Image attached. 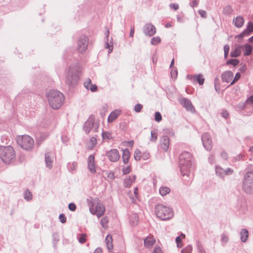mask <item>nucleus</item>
Listing matches in <instances>:
<instances>
[{"label": "nucleus", "instance_id": "obj_1", "mask_svg": "<svg viewBox=\"0 0 253 253\" xmlns=\"http://www.w3.org/2000/svg\"><path fill=\"white\" fill-rule=\"evenodd\" d=\"M192 156L188 152H182L179 156V166L182 175L189 177L192 163Z\"/></svg>", "mask_w": 253, "mask_h": 253}, {"label": "nucleus", "instance_id": "obj_2", "mask_svg": "<svg viewBox=\"0 0 253 253\" xmlns=\"http://www.w3.org/2000/svg\"><path fill=\"white\" fill-rule=\"evenodd\" d=\"M0 158L6 164L13 163L16 159V153L11 146L0 147Z\"/></svg>", "mask_w": 253, "mask_h": 253}, {"label": "nucleus", "instance_id": "obj_3", "mask_svg": "<svg viewBox=\"0 0 253 253\" xmlns=\"http://www.w3.org/2000/svg\"><path fill=\"white\" fill-rule=\"evenodd\" d=\"M81 73V68L78 63L71 66L67 72L66 80L69 85H75L79 80V74Z\"/></svg>", "mask_w": 253, "mask_h": 253}, {"label": "nucleus", "instance_id": "obj_4", "mask_svg": "<svg viewBox=\"0 0 253 253\" xmlns=\"http://www.w3.org/2000/svg\"><path fill=\"white\" fill-rule=\"evenodd\" d=\"M62 96V93L57 90H51L46 94L48 103L54 109H57L61 106Z\"/></svg>", "mask_w": 253, "mask_h": 253}, {"label": "nucleus", "instance_id": "obj_5", "mask_svg": "<svg viewBox=\"0 0 253 253\" xmlns=\"http://www.w3.org/2000/svg\"><path fill=\"white\" fill-rule=\"evenodd\" d=\"M155 213L157 216L163 220H169L173 216L172 209L162 204L157 205L155 207Z\"/></svg>", "mask_w": 253, "mask_h": 253}, {"label": "nucleus", "instance_id": "obj_6", "mask_svg": "<svg viewBox=\"0 0 253 253\" xmlns=\"http://www.w3.org/2000/svg\"><path fill=\"white\" fill-rule=\"evenodd\" d=\"M243 190L248 194H253V170L247 171L243 179Z\"/></svg>", "mask_w": 253, "mask_h": 253}, {"label": "nucleus", "instance_id": "obj_7", "mask_svg": "<svg viewBox=\"0 0 253 253\" xmlns=\"http://www.w3.org/2000/svg\"><path fill=\"white\" fill-rule=\"evenodd\" d=\"M18 145L23 149L31 150L34 145V140L33 138L28 135H19L16 138Z\"/></svg>", "mask_w": 253, "mask_h": 253}, {"label": "nucleus", "instance_id": "obj_8", "mask_svg": "<svg viewBox=\"0 0 253 253\" xmlns=\"http://www.w3.org/2000/svg\"><path fill=\"white\" fill-rule=\"evenodd\" d=\"M99 122L95 120L93 115L89 116L83 125V130L86 134H88L90 131L97 132L99 127Z\"/></svg>", "mask_w": 253, "mask_h": 253}, {"label": "nucleus", "instance_id": "obj_9", "mask_svg": "<svg viewBox=\"0 0 253 253\" xmlns=\"http://www.w3.org/2000/svg\"><path fill=\"white\" fill-rule=\"evenodd\" d=\"M89 43V39L85 35L79 37L77 41L76 50L81 54H84L87 51Z\"/></svg>", "mask_w": 253, "mask_h": 253}, {"label": "nucleus", "instance_id": "obj_10", "mask_svg": "<svg viewBox=\"0 0 253 253\" xmlns=\"http://www.w3.org/2000/svg\"><path fill=\"white\" fill-rule=\"evenodd\" d=\"M215 172L217 177L224 179L226 176L232 174L234 170L230 168L224 169L221 167L216 165L215 166Z\"/></svg>", "mask_w": 253, "mask_h": 253}, {"label": "nucleus", "instance_id": "obj_11", "mask_svg": "<svg viewBox=\"0 0 253 253\" xmlns=\"http://www.w3.org/2000/svg\"><path fill=\"white\" fill-rule=\"evenodd\" d=\"M179 103L187 111L192 113L196 112V110L192 105L191 101L185 97H180L178 99Z\"/></svg>", "mask_w": 253, "mask_h": 253}, {"label": "nucleus", "instance_id": "obj_12", "mask_svg": "<svg viewBox=\"0 0 253 253\" xmlns=\"http://www.w3.org/2000/svg\"><path fill=\"white\" fill-rule=\"evenodd\" d=\"M203 145L208 151H210L212 147V143L211 135L208 133H204L201 137Z\"/></svg>", "mask_w": 253, "mask_h": 253}, {"label": "nucleus", "instance_id": "obj_13", "mask_svg": "<svg viewBox=\"0 0 253 253\" xmlns=\"http://www.w3.org/2000/svg\"><path fill=\"white\" fill-rule=\"evenodd\" d=\"M89 211L92 214H95L98 217V218H99L104 214L105 211V208L102 204L98 203L96 206L95 210H94L92 208H90Z\"/></svg>", "mask_w": 253, "mask_h": 253}, {"label": "nucleus", "instance_id": "obj_14", "mask_svg": "<svg viewBox=\"0 0 253 253\" xmlns=\"http://www.w3.org/2000/svg\"><path fill=\"white\" fill-rule=\"evenodd\" d=\"M144 34L149 37L154 35L156 32L155 27L151 23L146 24L143 27Z\"/></svg>", "mask_w": 253, "mask_h": 253}, {"label": "nucleus", "instance_id": "obj_15", "mask_svg": "<svg viewBox=\"0 0 253 253\" xmlns=\"http://www.w3.org/2000/svg\"><path fill=\"white\" fill-rule=\"evenodd\" d=\"M106 156L110 161L115 162L118 161L120 157L119 151L117 149H111L106 153Z\"/></svg>", "mask_w": 253, "mask_h": 253}, {"label": "nucleus", "instance_id": "obj_16", "mask_svg": "<svg viewBox=\"0 0 253 253\" xmlns=\"http://www.w3.org/2000/svg\"><path fill=\"white\" fill-rule=\"evenodd\" d=\"M87 168L90 173H94L96 172V165L95 163V157L94 155H90L87 158Z\"/></svg>", "mask_w": 253, "mask_h": 253}, {"label": "nucleus", "instance_id": "obj_17", "mask_svg": "<svg viewBox=\"0 0 253 253\" xmlns=\"http://www.w3.org/2000/svg\"><path fill=\"white\" fill-rule=\"evenodd\" d=\"M187 78L191 80L193 82H197L200 85L204 84L205 82V79L203 78V76L201 74H199L195 75H188Z\"/></svg>", "mask_w": 253, "mask_h": 253}, {"label": "nucleus", "instance_id": "obj_18", "mask_svg": "<svg viewBox=\"0 0 253 253\" xmlns=\"http://www.w3.org/2000/svg\"><path fill=\"white\" fill-rule=\"evenodd\" d=\"M160 147L165 151H167L169 145V138L168 136H163L160 140Z\"/></svg>", "mask_w": 253, "mask_h": 253}, {"label": "nucleus", "instance_id": "obj_19", "mask_svg": "<svg viewBox=\"0 0 253 253\" xmlns=\"http://www.w3.org/2000/svg\"><path fill=\"white\" fill-rule=\"evenodd\" d=\"M84 86L87 90H90L91 92H95L97 90V86L95 84H92L91 81L89 78H88L84 82Z\"/></svg>", "mask_w": 253, "mask_h": 253}, {"label": "nucleus", "instance_id": "obj_20", "mask_svg": "<svg viewBox=\"0 0 253 253\" xmlns=\"http://www.w3.org/2000/svg\"><path fill=\"white\" fill-rule=\"evenodd\" d=\"M233 78V73L230 71H226L223 72L221 75L222 82L229 83Z\"/></svg>", "mask_w": 253, "mask_h": 253}, {"label": "nucleus", "instance_id": "obj_21", "mask_svg": "<svg viewBox=\"0 0 253 253\" xmlns=\"http://www.w3.org/2000/svg\"><path fill=\"white\" fill-rule=\"evenodd\" d=\"M121 114V111L118 109H116L111 112L108 117V122L112 123L114 122Z\"/></svg>", "mask_w": 253, "mask_h": 253}, {"label": "nucleus", "instance_id": "obj_22", "mask_svg": "<svg viewBox=\"0 0 253 253\" xmlns=\"http://www.w3.org/2000/svg\"><path fill=\"white\" fill-rule=\"evenodd\" d=\"M243 45H238L234 49L231 50L230 55L232 57H238L241 54L243 49Z\"/></svg>", "mask_w": 253, "mask_h": 253}, {"label": "nucleus", "instance_id": "obj_23", "mask_svg": "<svg viewBox=\"0 0 253 253\" xmlns=\"http://www.w3.org/2000/svg\"><path fill=\"white\" fill-rule=\"evenodd\" d=\"M233 22L235 27L237 28H241L245 22L244 18L240 15L237 16L235 18L233 19Z\"/></svg>", "mask_w": 253, "mask_h": 253}, {"label": "nucleus", "instance_id": "obj_24", "mask_svg": "<svg viewBox=\"0 0 253 253\" xmlns=\"http://www.w3.org/2000/svg\"><path fill=\"white\" fill-rule=\"evenodd\" d=\"M112 242L113 239L112 236L109 234L107 235L105 238V243L107 248L109 252H111L113 248Z\"/></svg>", "mask_w": 253, "mask_h": 253}, {"label": "nucleus", "instance_id": "obj_25", "mask_svg": "<svg viewBox=\"0 0 253 253\" xmlns=\"http://www.w3.org/2000/svg\"><path fill=\"white\" fill-rule=\"evenodd\" d=\"M155 239L152 237H147L144 240V246L148 248H151L155 243Z\"/></svg>", "mask_w": 253, "mask_h": 253}, {"label": "nucleus", "instance_id": "obj_26", "mask_svg": "<svg viewBox=\"0 0 253 253\" xmlns=\"http://www.w3.org/2000/svg\"><path fill=\"white\" fill-rule=\"evenodd\" d=\"M240 239L242 242L245 243L249 237V232L247 229H241L240 233Z\"/></svg>", "mask_w": 253, "mask_h": 253}, {"label": "nucleus", "instance_id": "obj_27", "mask_svg": "<svg viewBox=\"0 0 253 253\" xmlns=\"http://www.w3.org/2000/svg\"><path fill=\"white\" fill-rule=\"evenodd\" d=\"M130 153L128 149H125L123 150L122 159L123 161L125 164H127L129 158H130Z\"/></svg>", "mask_w": 253, "mask_h": 253}, {"label": "nucleus", "instance_id": "obj_28", "mask_svg": "<svg viewBox=\"0 0 253 253\" xmlns=\"http://www.w3.org/2000/svg\"><path fill=\"white\" fill-rule=\"evenodd\" d=\"M135 178L136 176L135 175L133 176L132 179H131L130 176H127L124 180V186L127 188L130 187L132 182H134Z\"/></svg>", "mask_w": 253, "mask_h": 253}, {"label": "nucleus", "instance_id": "obj_29", "mask_svg": "<svg viewBox=\"0 0 253 253\" xmlns=\"http://www.w3.org/2000/svg\"><path fill=\"white\" fill-rule=\"evenodd\" d=\"M243 46L242 50H245L244 55L245 56H249L251 55L253 51V46L249 44H245L243 45Z\"/></svg>", "mask_w": 253, "mask_h": 253}, {"label": "nucleus", "instance_id": "obj_30", "mask_svg": "<svg viewBox=\"0 0 253 253\" xmlns=\"http://www.w3.org/2000/svg\"><path fill=\"white\" fill-rule=\"evenodd\" d=\"M97 144V139L95 137H92L90 138L89 142L87 144V148L91 150Z\"/></svg>", "mask_w": 253, "mask_h": 253}, {"label": "nucleus", "instance_id": "obj_31", "mask_svg": "<svg viewBox=\"0 0 253 253\" xmlns=\"http://www.w3.org/2000/svg\"><path fill=\"white\" fill-rule=\"evenodd\" d=\"M45 163L46 166L49 168H51L52 167V164L53 162V158H51L52 157L51 153H47L45 154Z\"/></svg>", "mask_w": 253, "mask_h": 253}, {"label": "nucleus", "instance_id": "obj_32", "mask_svg": "<svg viewBox=\"0 0 253 253\" xmlns=\"http://www.w3.org/2000/svg\"><path fill=\"white\" fill-rule=\"evenodd\" d=\"M233 11V9L232 6L230 5H227L223 8L222 13L224 15H228L231 14Z\"/></svg>", "mask_w": 253, "mask_h": 253}, {"label": "nucleus", "instance_id": "obj_33", "mask_svg": "<svg viewBox=\"0 0 253 253\" xmlns=\"http://www.w3.org/2000/svg\"><path fill=\"white\" fill-rule=\"evenodd\" d=\"M77 166V164L75 162L69 163L67 165L68 169L71 172H73L75 171Z\"/></svg>", "mask_w": 253, "mask_h": 253}, {"label": "nucleus", "instance_id": "obj_34", "mask_svg": "<svg viewBox=\"0 0 253 253\" xmlns=\"http://www.w3.org/2000/svg\"><path fill=\"white\" fill-rule=\"evenodd\" d=\"M102 137L103 140H110L113 138L112 133L109 131H103Z\"/></svg>", "mask_w": 253, "mask_h": 253}, {"label": "nucleus", "instance_id": "obj_35", "mask_svg": "<svg viewBox=\"0 0 253 253\" xmlns=\"http://www.w3.org/2000/svg\"><path fill=\"white\" fill-rule=\"evenodd\" d=\"M170 189L167 187H162L160 188L159 192L160 194L164 196L169 193Z\"/></svg>", "mask_w": 253, "mask_h": 253}, {"label": "nucleus", "instance_id": "obj_36", "mask_svg": "<svg viewBox=\"0 0 253 253\" xmlns=\"http://www.w3.org/2000/svg\"><path fill=\"white\" fill-rule=\"evenodd\" d=\"M138 220V217L136 214H133L129 218L130 223L132 226H134L137 224Z\"/></svg>", "mask_w": 253, "mask_h": 253}, {"label": "nucleus", "instance_id": "obj_37", "mask_svg": "<svg viewBox=\"0 0 253 253\" xmlns=\"http://www.w3.org/2000/svg\"><path fill=\"white\" fill-rule=\"evenodd\" d=\"M196 247L198 253H202L203 252L205 251L202 245V243L199 241H196Z\"/></svg>", "mask_w": 253, "mask_h": 253}, {"label": "nucleus", "instance_id": "obj_38", "mask_svg": "<svg viewBox=\"0 0 253 253\" xmlns=\"http://www.w3.org/2000/svg\"><path fill=\"white\" fill-rule=\"evenodd\" d=\"M141 151L138 150L136 149L134 153V158L136 161H139L140 160L141 158Z\"/></svg>", "mask_w": 253, "mask_h": 253}, {"label": "nucleus", "instance_id": "obj_39", "mask_svg": "<svg viewBox=\"0 0 253 253\" xmlns=\"http://www.w3.org/2000/svg\"><path fill=\"white\" fill-rule=\"evenodd\" d=\"M226 63L228 65H232L236 66L239 63V61L237 59H231L228 60Z\"/></svg>", "mask_w": 253, "mask_h": 253}, {"label": "nucleus", "instance_id": "obj_40", "mask_svg": "<svg viewBox=\"0 0 253 253\" xmlns=\"http://www.w3.org/2000/svg\"><path fill=\"white\" fill-rule=\"evenodd\" d=\"M108 222V218H107V217H103L101 219V221H100L101 225L104 228H106L107 227Z\"/></svg>", "mask_w": 253, "mask_h": 253}, {"label": "nucleus", "instance_id": "obj_41", "mask_svg": "<svg viewBox=\"0 0 253 253\" xmlns=\"http://www.w3.org/2000/svg\"><path fill=\"white\" fill-rule=\"evenodd\" d=\"M157 133L155 131L152 130L150 140L152 142H155L157 140Z\"/></svg>", "mask_w": 253, "mask_h": 253}, {"label": "nucleus", "instance_id": "obj_42", "mask_svg": "<svg viewBox=\"0 0 253 253\" xmlns=\"http://www.w3.org/2000/svg\"><path fill=\"white\" fill-rule=\"evenodd\" d=\"M192 247L191 245H188L184 249L181 251V253H191Z\"/></svg>", "mask_w": 253, "mask_h": 253}, {"label": "nucleus", "instance_id": "obj_43", "mask_svg": "<svg viewBox=\"0 0 253 253\" xmlns=\"http://www.w3.org/2000/svg\"><path fill=\"white\" fill-rule=\"evenodd\" d=\"M161 42V39L159 37H155L151 39V43L152 45H157Z\"/></svg>", "mask_w": 253, "mask_h": 253}, {"label": "nucleus", "instance_id": "obj_44", "mask_svg": "<svg viewBox=\"0 0 253 253\" xmlns=\"http://www.w3.org/2000/svg\"><path fill=\"white\" fill-rule=\"evenodd\" d=\"M221 241L223 244H225L227 243L229 240L228 237L225 235V234L223 233L221 235Z\"/></svg>", "mask_w": 253, "mask_h": 253}, {"label": "nucleus", "instance_id": "obj_45", "mask_svg": "<svg viewBox=\"0 0 253 253\" xmlns=\"http://www.w3.org/2000/svg\"><path fill=\"white\" fill-rule=\"evenodd\" d=\"M86 234H80V236L78 237L79 242L81 244L84 243L86 241Z\"/></svg>", "mask_w": 253, "mask_h": 253}, {"label": "nucleus", "instance_id": "obj_46", "mask_svg": "<svg viewBox=\"0 0 253 253\" xmlns=\"http://www.w3.org/2000/svg\"><path fill=\"white\" fill-rule=\"evenodd\" d=\"M24 198L26 200H31L32 199V194L28 190H26L24 193Z\"/></svg>", "mask_w": 253, "mask_h": 253}, {"label": "nucleus", "instance_id": "obj_47", "mask_svg": "<svg viewBox=\"0 0 253 253\" xmlns=\"http://www.w3.org/2000/svg\"><path fill=\"white\" fill-rule=\"evenodd\" d=\"M230 47L228 44H225L224 46V56L225 58H226L228 56Z\"/></svg>", "mask_w": 253, "mask_h": 253}, {"label": "nucleus", "instance_id": "obj_48", "mask_svg": "<svg viewBox=\"0 0 253 253\" xmlns=\"http://www.w3.org/2000/svg\"><path fill=\"white\" fill-rule=\"evenodd\" d=\"M105 47L106 48L108 49V53H110L112 51L113 49L112 43H111V42H110V43H109L108 42V41H107V40L105 43Z\"/></svg>", "mask_w": 253, "mask_h": 253}, {"label": "nucleus", "instance_id": "obj_49", "mask_svg": "<svg viewBox=\"0 0 253 253\" xmlns=\"http://www.w3.org/2000/svg\"><path fill=\"white\" fill-rule=\"evenodd\" d=\"M162 120V117L159 112H156L155 114V120L157 122H160Z\"/></svg>", "mask_w": 253, "mask_h": 253}, {"label": "nucleus", "instance_id": "obj_50", "mask_svg": "<svg viewBox=\"0 0 253 253\" xmlns=\"http://www.w3.org/2000/svg\"><path fill=\"white\" fill-rule=\"evenodd\" d=\"M248 30H244L241 34L236 36V38L239 39H242L245 36H249Z\"/></svg>", "mask_w": 253, "mask_h": 253}, {"label": "nucleus", "instance_id": "obj_51", "mask_svg": "<svg viewBox=\"0 0 253 253\" xmlns=\"http://www.w3.org/2000/svg\"><path fill=\"white\" fill-rule=\"evenodd\" d=\"M245 30H248L249 35L251 33L253 32V22L252 23L251 22H249Z\"/></svg>", "mask_w": 253, "mask_h": 253}, {"label": "nucleus", "instance_id": "obj_52", "mask_svg": "<svg viewBox=\"0 0 253 253\" xmlns=\"http://www.w3.org/2000/svg\"><path fill=\"white\" fill-rule=\"evenodd\" d=\"M142 105L138 103L135 105L134 110L135 112L139 113L141 111V109H142Z\"/></svg>", "mask_w": 253, "mask_h": 253}, {"label": "nucleus", "instance_id": "obj_53", "mask_svg": "<svg viewBox=\"0 0 253 253\" xmlns=\"http://www.w3.org/2000/svg\"><path fill=\"white\" fill-rule=\"evenodd\" d=\"M131 170V168L130 166H127L122 169V171L123 174H127L130 172Z\"/></svg>", "mask_w": 253, "mask_h": 253}, {"label": "nucleus", "instance_id": "obj_54", "mask_svg": "<svg viewBox=\"0 0 253 253\" xmlns=\"http://www.w3.org/2000/svg\"><path fill=\"white\" fill-rule=\"evenodd\" d=\"M241 77V74L240 73H237L235 75V76L232 81V82L230 84H234L236 82H237Z\"/></svg>", "mask_w": 253, "mask_h": 253}, {"label": "nucleus", "instance_id": "obj_55", "mask_svg": "<svg viewBox=\"0 0 253 253\" xmlns=\"http://www.w3.org/2000/svg\"><path fill=\"white\" fill-rule=\"evenodd\" d=\"M150 154L149 152L146 151V152H144L142 154V156H141V157L142 158V159L144 160H148L149 157H150Z\"/></svg>", "mask_w": 253, "mask_h": 253}, {"label": "nucleus", "instance_id": "obj_56", "mask_svg": "<svg viewBox=\"0 0 253 253\" xmlns=\"http://www.w3.org/2000/svg\"><path fill=\"white\" fill-rule=\"evenodd\" d=\"M68 208L71 211H74L76 209V205L73 203H71L68 205Z\"/></svg>", "mask_w": 253, "mask_h": 253}, {"label": "nucleus", "instance_id": "obj_57", "mask_svg": "<svg viewBox=\"0 0 253 253\" xmlns=\"http://www.w3.org/2000/svg\"><path fill=\"white\" fill-rule=\"evenodd\" d=\"M153 253H163L161 248L159 247H155L153 250Z\"/></svg>", "mask_w": 253, "mask_h": 253}, {"label": "nucleus", "instance_id": "obj_58", "mask_svg": "<svg viewBox=\"0 0 253 253\" xmlns=\"http://www.w3.org/2000/svg\"><path fill=\"white\" fill-rule=\"evenodd\" d=\"M209 162L211 165L215 163L214 156L213 155H211L209 156Z\"/></svg>", "mask_w": 253, "mask_h": 253}, {"label": "nucleus", "instance_id": "obj_59", "mask_svg": "<svg viewBox=\"0 0 253 253\" xmlns=\"http://www.w3.org/2000/svg\"><path fill=\"white\" fill-rule=\"evenodd\" d=\"M198 12H199V14H200V15L202 17H203V18H206V17L207 12L205 10H199Z\"/></svg>", "mask_w": 253, "mask_h": 253}, {"label": "nucleus", "instance_id": "obj_60", "mask_svg": "<svg viewBox=\"0 0 253 253\" xmlns=\"http://www.w3.org/2000/svg\"><path fill=\"white\" fill-rule=\"evenodd\" d=\"M169 7H170V8H172V9H174L175 10H176L178 9L179 5L178 4H176V3H170L169 4Z\"/></svg>", "mask_w": 253, "mask_h": 253}, {"label": "nucleus", "instance_id": "obj_61", "mask_svg": "<svg viewBox=\"0 0 253 253\" xmlns=\"http://www.w3.org/2000/svg\"><path fill=\"white\" fill-rule=\"evenodd\" d=\"M198 4V1L197 0H193L190 3L191 6L193 7L197 6Z\"/></svg>", "mask_w": 253, "mask_h": 253}, {"label": "nucleus", "instance_id": "obj_62", "mask_svg": "<svg viewBox=\"0 0 253 253\" xmlns=\"http://www.w3.org/2000/svg\"><path fill=\"white\" fill-rule=\"evenodd\" d=\"M222 116L224 118H227L229 115L227 111H223L221 113Z\"/></svg>", "mask_w": 253, "mask_h": 253}, {"label": "nucleus", "instance_id": "obj_63", "mask_svg": "<svg viewBox=\"0 0 253 253\" xmlns=\"http://www.w3.org/2000/svg\"><path fill=\"white\" fill-rule=\"evenodd\" d=\"M221 156L224 159H227V154L225 152H222L221 153Z\"/></svg>", "mask_w": 253, "mask_h": 253}, {"label": "nucleus", "instance_id": "obj_64", "mask_svg": "<svg viewBox=\"0 0 253 253\" xmlns=\"http://www.w3.org/2000/svg\"><path fill=\"white\" fill-rule=\"evenodd\" d=\"M94 253H102L101 249L100 248H97L95 250Z\"/></svg>", "mask_w": 253, "mask_h": 253}]
</instances>
